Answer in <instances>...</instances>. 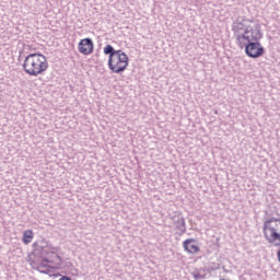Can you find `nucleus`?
I'll use <instances>...</instances> for the list:
<instances>
[{"mask_svg": "<svg viewBox=\"0 0 280 280\" xmlns=\"http://www.w3.org/2000/svg\"><path fill=\"white\" fill-rule=\"evenodd\" d=\"M208 270H209V272H211V270H213V268L209 267V269H208Z\"/></svg>", "mask_w": 280, "mask_h": 280, "instance_id": "4468645a", "label": "nucleus"}, {"mask_svg": "<svg viewBox=\"0 0 280 280\" xmlns=\"http://www.w3.org/2000/svg\"><path fill=\"white\" fill-rule=\"evenodd\" d=\"M262 233L268 244L280 246V233L277 228L266 224L262 226Z\"/></svg>", "mask_w": 280, "mask_h": 280, "instance_id": "423d86ee", "label": "nucleus"}, {"mask_svg": "<svg viewBox=\"0 0 280 280\" xmlns=\"http://www.w3.org/2000/svg\"><path fill=\"white\" fill-rule=\"evenodd\" d=\"M22 67L23 71H25L27 75L37 78V75H44L45 71L49 69V62L45 55L40 52H31L25 57Z\"/></svg>", "mask_w": 280, "mask_h": 280, "instance_id": "7ed1b4c3", "label": "nucleus"}, {"mask_svg": "<svg viewBox=\"0 0 280 280\" xmlns=\"http://www.w3.org/2000/svg\"><path fill=\"white\" fill-rule=\"evenodd\" d=\"M78 49H79V52L82 54L83 56H91L94 49L93 39L89 37L81 39L78 45Z\"/></svg>", "mask_w": 280, "mask_h": 280, "instance_id": "0eeeda50", "label": "nucleus"}, {"mask_svg": "<svg viewBox=\"0 0 280 280\" xmlns=\"http://www.w3.org/2000/svg\"><path fill=\"white\" fill-rule=\"evenodd\" d=\"M33 255L42 259V265L48 268H62V258L58 255V248L48 245L45 240L33 243Z\"/></svg>", "mask_w": 280, "mask_h": 280, "instance_id": "f03ea898", "label": "nucleus"}, {"mask_svg": "<svg viewBox=\"0 0 280 280\" xmlns=\"http://www.w3.org/2000/svg\"><path fill=\"white\" fill-rule=\"evenodd\" d=\"M205 272H206L205 269H199V270L192 272V277L196 280L205 279V277H207V275Z\"/></svg>", "mask_w": 280, "mask_h": 280, "instance_id": "9b49d317", "label": "nucleus"}, {"mask_svg": "<svg viewBox=\"0 0 280 280\" xmlns=\"http://www.w3.org/2000/svg\"><path fill=\"white\" fill-rule=\"evenodd\" d=\"M104 54L105 56H109L107 65L112 73H124L128 69L130 59L124 50H115L112 45H106L104 47Z\"/></svg>", "mask_w": 280, "mask_h": 280, "instance_id": "20e7f679", "label": "nucleus"}, {"mask_svg": "<svg viewBox=\"0 0 280 280\" xmlns=\"http://www.w3.org/2000/svg\"><path fill=\"white\" fill-rule=\"evenodd\" d=\"M32 240H34V232L32 230H27L23 233V242L24 244H31Z\"/></svg>", "mask_w": 280, "mask_h": 280, "instance_id": "1a4fd4ad", "label": "nucleus"}, {"mask_svg": "<svg viewBox=\"0 0 280 280\" xmlns=\"http://www.w3.org/2000/svg\"><path fill=\"white\" fill-rule=\"evenodd\" d=\"M59 280H71V278L67 277V276H63L61 277Z\"/></svg>", "mask_w": 280, "mask_h": 280, "instance_id": "ddd939ff", "label": "nucleus"}, {"mask_svg": "<svg viewBox=\"0 0 280 280\" xmlns=\"http://www.w3.org/2000/svg\"><path fill=\"white\" fill-rule=\"evenodd\" d=\"M249 23V24H248ZM232 30L236 39V45H246V43H255L264 38L261 34V25L255 22L236 20L233 23Z\"/></svg>", "mask_w": 280, "mask_h": 280, "instance_id": "f257e3e1", "label": "nucleus"}, {"mask_svg": "<svg viewBox=\"0 0 280 280\" xmlns=\"http://www.w3.org/2000/svg\"><path fill=\"white\" fill-rule=\"evenodd\" d=\"M176 224V229L179 231V233H185L187 231V228L185 225V219L184 218H178Z\"/></svg>", "mask_w": 280, "mask_h": 280, "instance_id": "9d476101", "label": "nucleus"}, {"mask_svg": "<svg viewBox=\"0 0 280 280\" xmlns=\"http://www.w3.org/2000/svg\"><path fill=\"white\" fill-rule=\"evenodd\" d=\"M183 246L186 253H189L190 255H196V253L200 250V247L196 245V240L194 238H187L184 241Z\"/></svg>", "mask_w": 280, "mask_h": 280, "instance_id": "6e6552de", "label": "nucleus"}, {"mask_svg": "<svg viewBox=\"0 0 280 280\" xmlns=\"http://www.w3.org/2000/svg\"><path fill=\"white\" fill-rule=\"evenodd\" d=\"M238 47H241V49H245V54L248 58H261V56L266 54V49L259 40L248 42L244 45H238Z\"/></svg>", "mask_w": 280, "mask_h": 280, "instance_id": "39448f33", "label": "nucleus"}, {"mask_svg": "<svg viewBox=\"0 0 280 280\" xmlns=\"http://www.w3.org/2000/svg\"><path fill=\"white\" fill-rule=\"evenodd\" d=\"M68 266H73V265H71V262H68Z\"/></svg>", "mask_w": 280, "mask_h": 280, "instance_id": "2eb2a0df", "label": "nucleus"}, {"mask_svg": "<svg viewBox=\"0 0 280 280\" xmlns=\"http://www.w3.org/2000/svg\"><path fill=\"white\" fill-rule=\"evenodd\" d=\"M178 218H183V217H174V219H173L175 226H176V224H178Z\"/></svg>", "mask_w": 280, "mask_h": 280, "instance_id": "f8f14e48", "label": "nucleus"}]
</instances>
